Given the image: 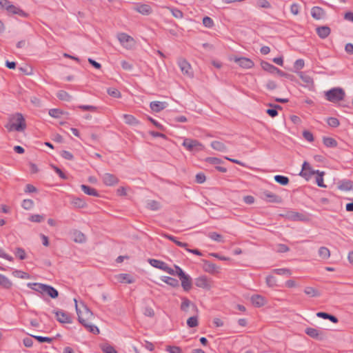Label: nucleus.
I'll list each match as a JSON object with an SVG mask.
<instances>
[{
    "label": "nucleus",
    "instance_id": "nucleus-52",
    "mask_svg": "<svg viewBox=\"0 0 353 353\" xmlns=\"http://www.w3.org/2000/svg\"><path fill=\"white\" fill-rule=\"evenodd\" d=\"M49 115L54 118H60L63 111L58 108H52L49 110Z\"/></svg>",
    "mask_w": 353,
    "mask_h": 353
},
{
    "label": "nucleus",
    "instance_id": "nucleus-23",
    "mask_svg": "<svg viewBox=\"0 0 353 353\" xmlns=\"http://www.w3.org/2000/svg\"><path fill=\"white\" fill-rule=\"evenodd\" d=\"M43 288V294H48L52 299H56L59 296V292L52 286L46 284Z\"/></svg>",
    "mask_w": 353,
    "mask_h": 353
},
{
    "label": "nucleus",
    "instance_id": "nucleus-38",
    "mask_svg": "<svg viewBox=\"0 0 353 353\" xmlns=\"http://www.w3.org/2000/svg\"><path fill=\"white\" fill-rule=\"evenodd\" d=\"M163 236L165 238L170 240L171 241L174 242L176 245H177L179 247L186 248L188 246V243L178 241L177 239L172 235H170L168 234H164Z\"/></svg>",
    "mask_w": 353,
    "mask_h": 353
},
{
    "label": "nucleus",
    "instance_id": "nucleus-58",
    "mask_svg": "<svg viewBox=\"0 0 353 353\" xmlns=\"http://www.w3.org/2000/svg\"><path fill=\"white\" fill-rule=\"evenodd\" d=\"M32 337H34L37 339L39 343H51L52 341V339L47 336H33L30 335Z\"/></svg>",
    "mask_w": 353,
    "mask_h": 353
},
{
    "label": "nucleus",
    "instance_id": "nucleus-19",
    "mask_svg": "<svg viewBox=\"0 0 353 353\" xmlns=\"http://www.w3.org/2000/svg\"><path fill=\"white\" fill-rule=\"evenodd\" d=\"M203 270L210 274H214L219 272V268L214 263H211L209 261H203Z\"/></svg>",
    "mask_w": 353,
    "mask_h": 353
},
{
    "label": "nucleus",
    "instance_id": "nucleus-13",
    "mask_svg": "<svg viewBox=\"0 0 353 353\" xmlns=\"http://www.w3.org/2000/svg\"><path fill=\"white\" fill-rule=\"evenodd\" d=\"M103 182L105 185L112 186L119 183V179L110 173H105L102 176Z\"/></svg>",
    "mask_w": 353,
    "mask_h": 353
},
{
    "label": "nucleus",
    "instance_id": "nucleus-56",
    "mask_svg": "<svg viewBox=\"0 0 353 353\" xmlns=\"http://www.w3.org/2000/svg\"><path fill=\"white\" fill-rule=\"evenodd\" d=\"M203 24L205 27L211 28L214 26L213 20L209 17H204L203 19Z\"/></svg>",
    "mask_w": 353,
    "mask_h": 353
},
{
    "label": "nucleus",
    "instance_id": "nucleus-24",
    "mask_svg": "<svg viewBox=\"0 0 353 353\" xmlns=\"http://www.w3.org/2000/svg\"><path fill=\"white\" fill-rule=\"evenodd\" d=\"M251 302L254 306L260 307L265 305V299L261 295L254 294L251 296Z\"/></svg>",
    "mask_w": 353,
    "mask_h": 353
},
{
    "label": "nucleus",
    "instance_id": "nucleus-40",
    "mask_svg": "<svg viewBox=\"0 0 353 353\" xmlns=\"http://www.w3.org/2000/svg\"><path fill=\"white\" fill-rule=\"evenodd\" d=\"M57 97L59 99L65 101H70L72 99V96L64 90H59L57 93Z\"/></svg>",
    "mask_w": 353,
    "mask_h": 353
},
{
    "label": "nucleus",
    "instance_id": "nucleus-37",
    "mask_svg": "<svg viewBox=\"0 0 353 353\" xmlns=\"http://www.w3.org/2000/svg\"><path fill=\"white\" fill-rule=\"evenodd\" d=\"M323 143L327 148H336L337 146V141L331 137H324Z\"/></svg>",
    "mask_w": 353,
    "mask_h": 353
},
{
    "label": "nucleus",
    "instance_id": "nucleus-6",
    "mask_svg": "<svg viewBox=\"0 0 353 353\" xmlns=\"http://www.w3.org/2000/svg\"><path fill=\"white\" fill-rule=\"evenodd\" d=\"M117 38L121 45L126 48H131L134 43V39L130 35L123 32L118 34Z\"/></svg>",
    "mask_w": 353,
    "mask_h": 353
},
{
    "label": "nucleus",
    "instance_id": "nucleus-45",
    "mask_svg": "<svg viewBox=\"0 0 353 353\" xmlns=\"http://www.w3.org/2000/svg\"><path fill=\"white\" fill-rule=\"evenodd\" d=\"M299 76L302 81L305 83L307 86L312 85L314 84L313 79L310 76L303 72H300Z\"/></svg>",
    "mask_w": 353,
    "mask_h": 353
},
{
    "label": "nucleus",
    "instance_id": "nucleus-9",
    "mask_svg": "<svg viewBox=\"0 0 353 353\" xmlns=\"http://www.w3.org/2000/svg\"><path fill=\"white\" fill-rule=\"evenodd\" d=\"M178 65L183 74H185L190 77H193V73L191 72V65L185 59H179Z\"/></svg>",
    "mask_w": 353,
    "mask_h": 353
},
{
    "label": "nucleus",
    "instance_id": "nucleus-36",
    "mask_svg": "<svg viewBox=\"0 0 353 353\" xmlns=\"http://www.w3.org/2000/svg\"><path fill=\"white\" fill-rule=\"evenodd\" d=\"M46 284H43V283H28L27 284V286L36 291V292H38L39 293H41V294H43V286H45Z\"/></svg>",
    "mask_w": 353,
    "mask_h": 353
},
{
    "label": "nucleus",
    "instance_id": "nucleus-42",
    "mask_svg": "<svg viewBox=\"0 0 353 353\" xmlns=\"http://www.w3.org/2000/svg\"><path fill=\"white\" fill-rule=\"evenodd\" d=\"M304 292L310 297H316L320 296V292L312 287H306Z\"/></svg>",
    "mask_w": 353,
    "mask_h": 353
},
{
    "label": "nucleus",
    "instance_id": "nucleus-4",
    "mask_svg": "<svg viewBox=\"0 0 353 353\" xmlns=\"http://www.w3.org/2000/svg\"><path fill=\"white\" fill-rule=\"evenodd\" d=\"M182 145L190 152H198L203 149V145L199 141L188 138L183 140Z\"/></svg>",
    "mask_w": 353,
    "mask_h": 353
},
{
    "label": "nucleus",
    "instance_id": "nucleus-41",
    "mask_svg": "<svg viewBox=\"0 0 353 353\" xmlns=\"http://www.w3.org/2000/svg\"><path fill=\"white\" fill-rule=\"evenodd\" d=\"M270 106L272 107V108H268L266 110V113L271 117H275L278 115L277 109H281V107L279 105H272L270 104Z\"/></svg>",
    "mask_w": 353,
    "mask_h": 353
},
{
    "label": "nucleus",
    "instance_id": "nucleus-8",
    "mask_svg": "<svg viewBox=\"0 0 353 353\" xmlns=\"http://www.w3.org/2000/svg\"><path fill=\"white\" fill-rule=\"evenodd\" d=\"M78 321L80 323H81L89 332L94 334H99V328L88 322H85V319L82 316L81 313L78 311Z\"/></svg>",
    "mask_w": 353,
    "mask_h": 353
},
{
    "label": "nucleus",
    "instance_id": "nucleus-27",
    "mask_svg": "<svg viewBox=\"0 0 353 353\" xmlns=\"http://www.w3.org/2000/svg\"><path fill=\"white\" fill-rule=\"evenodd\" d=\"M12 281L6 276L0 274V287L6 290H9L12 288Z\"/></svg>",
    "mask_w": 353,
    "mask_h": 353
},
{
    "label": "nucleus",
    "instance_id": "nucleus-55",
    "mask_svg": "<svg viewBox=\"0 0 353 353\" xmlns=\"http://www.w3.org/2000/svg\"><path fill=\"white\" fill-rule=\"evenodd\" d=\"M208 236L211 239H212L215 241H217V242H223V236L221 234H219L215 232H210L208 234Z\"/></svg>",
    "mask_w": 353,
    "mask_h": 353
},
{
    "label": "nucleus",
    "instance_id": "nucleus-39",
    "mask_svg": "<svg viewBox=\"0 0 353 353\" xmlns=\"http://www.w3.org/2000/svg\"><path fill=\"white\" fill-rule=\"evenodd\" d=\"M274 179L276 183L281 185H287L290 182L289 178L283 175H275Z\"/></svg>",
    "mask_w": 353,
    "mask_h": 353
},
{
    "label": "nucleus",
    "instance_id": "nucleus-21",
    "mask_svg": "<svg viewBox=\"0 0 353 353\" xmlns=\"http://www.w3.org/2000/svg\"><path fill=\"white\" fill-rule=\"evenodd\" d=\"M316 33L321 39L327 38L330 34L331 30L327 26H319L316 28Z\"/></svg>",
    "mask_w": 353,
    "mask_h": 353
},
{
    "label": "nucleus",
    "instance_id": "nucleus-18",
    "mask_svg": "<svg viewBox=\"0 0 353 353\" xmlns=\"http://www.w3.org/2000/svg\"><path fill=\"white\" fill-rule=\"evenodd\" d=\"M181 281V286L184 291L188 292L192 288V279L188 275L185 274L184 275L179 277Z\"/></svg>",
    "mask_w": 353,
    "mask_h": 353
},
{
    "label": "nucleus",
    "instance_id": "nucleus-11",
    "mask_svg": "<svg viewBox=\"0 0 353 353\" xmlns=\"http://www.w3.org/2000/svg\"><path fill=\"white\" fill-rule=\"evenodd\" d=\"M305 332L311 338L316 340L322 341L325 339V334L316 328L307 327L305 330Z\"/></svg>",
    "mask_w": 353,
    "mask_h": 353
},
{
    "label": "nucleus",
    "instance_id": "nucleus-54",
    "mask_svg": "<svg viewBox=\"0 0 353 353\" xmlns=\"http://www.w3.org/2000/svg\"><path fill=\"white\" fill-rule=\"evenodd\" d=\"M170 10L174 17L176 19H181L183 17V13L178 8H170Z\"/></svg>",
    "mask_w": 353,
    "mask_h": 353
},
{
    "label": "nucleus",
    "instance_id": "nucleus-10",
    "mask_svg": "<svg viewBox=\"0 0 353 353\" xmlns=\"http://www.w3.org/2000/svg\"><path fill=\"white\" fill-rule=\"evenodd\" d=\"M57 320L61 323H72V320L70 315L62 310H54Z\"/></svg>",
    "mask_w": 353,
    "mask_h": 353
},
{
    "label": "nucleus",
    "instance_id": "nucleus-48",
    "mask_svg": "<svg viewBox=\"0 0 353 353\" xmlns=\"http://www.w3.org/2000/svg\"><path fill=\"white\" fill-rule=\"evenodd\" d=\"M108 94L114 98H120L121 97V94L119 90L114 88H109L107 90Z\"/></svg>",
    "mask_w": 353,
    "mask_h": 353
},
{
    "label": "nucleus",
    "instance_id": "nucleus-16",
    "mask_svg": "<svg viewBox=\"0 0 353 353\" xmlns=\"http://www.w3.org/2000/svg\"><path fill=\"white\" fill-rule=\"evenodd\" d=\"M168 103L165 101H152L150 103V108L154 112H159L161 110H164L168 106Z\"/></svg>",
    "mask_w": 353,
    "mask_h": 353
},
{
    "label": "nucleus",
    "instance_id": "nucleus-15",
    "mask_svg": "<svg viewBox=\"0 0 353 353\" xmlns=\"http://www.w3.org/2000/svg\"><path fill=\"white\" fill-rule=\"evenodd\" d=\"M234 61L239 64L243 68L250 69L252 68L254 64V62L246 57L235 58Z\"/></svg>",
    "mask_w": 353,
    "mask_h": 353
},
{
    "label": "nucleus",
    "instance_id": "nucleus-1",
    "mask_svg": "<svg viewBox=\"0 0 353 353\" xmlns=\"http://www.w3.org/2000/svg\"><path fill=\"white\" fill-rule=\"evenodd\" d=\"M9 131L23 132L26 128V120L21 113H16L10 117L9 122L5 125Z\"/></svg>",
    "mask_w": 353,
    "mask_h": 353
},
{
    "label": "nucleus",
    "instance_id": "nucleus-20",
    "mask_svg": "<svg viewBox=\"0 0 353 353\" xmlns=\"http://www.w3.org/2000/svg\"><path fill=\"white\" fill-rule=\"evenodd\" d=\"M311 15L314 19L319 20L325 16V12L322 8L314 6L311 10Z\"/></svg>",
    "mask_w": 353,
    "mask_h": 353
},
{
    "label": "nucleus",
    "instance_id": "nucleus-34",
    "mask_svg": "<svg viewBox=\"0 0 353 353\" xmlns=\"http://www.w3.org/2000/svg\"><path fill=\"white\" fill-rule=\"evenodd\" d=\"M261 65L264 70L271 74L275 73V71L276 70V67L265 61H262L261 62Z\"/></svg>",
    "mask_w": 353,
    "mask_h": 353
},
{
    "label": "nucleus",
    "instance_id": "nucleus-59",
    "mask_svg": "<svg viewBox=\"0 0 353 353\" xmlns=\"http://www.w3.org/2000/svg\"><path fill=\"white\" fill-rule=\"evenodd\" d=\"M147 206L152 210H157L159 209V203L156 201H149L147 203Z\"/></svg>",
    "mask_w": 353,
    "mask_h": 353
},
{
    "label": "nucleus",
    "instance_id": "nucleus-29",
    "mask_svg": "<svg viewBox=\"0 0 353 353\" xmlns=\"http://www.w3.org/2000/svg\"><path fill=\"white\" fill-rule=\"evenodd\" d=\"M161 280L173 288L179 286L178 280L174 278L163 276L161 277Z\"/></svg>",
    "mask_w": 353,
    "mask_h": 353
},
{
    "label": "nucleus",
    "instance_id": "nucleus-3",
    "mask_svg": "<svg viewBox=\"0 0 353 353\" xmlns=\"http://www.w3.org/2000/svg\"><path fill=\"white\" fill-rule=\"evenodd\" d=\"M0 9H6L8 13L27 17L28 14L19 7L12 4L8 0H0Z\"/></svg>",
    "mask_w": 353,
    "mask_h": 353
},
{
    "label": "nucleus",
    "instance_id": "nucleus-7",
    "mask_svg": "<svg viewBox=\"0 0 353 353\" xmlns=\"http://www.w3.org/2000/svg\"><path fill=\"white\" fill-rule=\"evenodd\" d=\"M74 301L75 302V308L77 314H78V311L80 312L82 316L85 319V322H88V320L92 316V312L83 303H81V308H79L78 307L77 300L74 299Z\"/></svg>",
    "mask_w": 353,
    "mask_h": 353
},
{
    "label": "nucleus",
    "instance_id": "nucleus-35",
    "mask_svg": "<svg viewBox=\"0 0 353 353\" xmlns=\"http://www.w3.org/2000/svg\"><path fill=\"white\" fill-rule=\"evenodd\" d=\"M302 171L301 172L300 174L303 176H305L307 175V173L306 172H303V171H306V170H309L310 171V174H314L315 173L316 174H319V170H311V166L310 165L309 163H307V161H304V163H303V165H302Z\"/></svg>",
    "mask_w": 353,
    "mask_h": 353
},
{
    "label": "nucleus",
    "instance_id": "nucleus-30",
    "mask_svg": "<svg viewBox=\"0 0 353 353\" xmlns=\"http://www.w3.org/2000/svg\"><path fill=\"white\" fill-rule=\"evenodd\" d=\"M123 117L125 123L128 125L136 126L139 124V121L133 115L123 114Z\"/></svg>",
    "mask_w": 353,
    "mask_h": 353
},
{
    "label": "nucleus",
    "instance_id": "nucleus-61",
    "mask_svg": "<svg viewBox=\"0 0 353 353\" xmlns=\"http://www.w3.org/2000/svg\"><path fill=\"white\" fill-rule=\"evenodd\" d=\"M78 108L82 110L91 112H96L97 110V107L90 105H80Z\"/></svg>",
    "mask_w": 353,
    "mask_h": 353
},
{
    "label": "nucleus",
    "instance_id": "nucleus-31",
    "mask_svg": "<svg viewBox=\"0 0 353 353\" xmlns=\"http://www.w3.org/2000/svg\"><path fill=\"white\" fill-rule=\"evenodd\" d=\"M136 10L138 12L145 15H148L152 12L151 7L149 5L146 4H141L137 6L136 8Z\"/></svg>",
    "mask_w": 353,
    "mask_h": 353
},
{
    "label": "nucleus",
    "instance_id": "nucleus-49",
    "mask_svg": "<svg viewBox=\"0 0 353 353\" xmlns=\"http://www.w3.org/2000/svg\"><path fill=\"white\" fill-rule=\"evenodd\" d=\"M12 274L14 276L20 279H28L30 278V275L28 273L21 270H15Z\"/></svg>",
    "mask_w": 353,
    "mask_h": 353
},
{
    "label": "nucleus",
    "instance_id": "nucleus-17",
    "mask_svg": "<svg viewBox=\"0 0 353 353\" xmlns=\"http://www.w3.org/2000/svg\"><path fill=\"white\" fill-rule=\"evenodd\" d=\"M263 199H265L268 202L279 203L281 201V199L279 196L269 191H265L263 193Z\"/></svg>",
    "mask_w": 353,
    "mask_h": 353
},
{
    "label": "nucleus",
    "instance_id": "nucleus-25",
    "mask_svg": "<svg viewBox=\"0 0 353 353\" xmlns=\"http://www.w3.org/2000/svg\"><path fill=\"white\" fill-rule=\"evenodd\" d=\"M286 216L292 221H305V216L297 212L290 211L287 213Z\"/></svg>",
    "mask_w": 353,
    "mask_h": 353
},
{
    "label": "nucleus",
    "instance_id": "nucleus-5",
    "mask_svg": "<svg viewBox=\"0 0 353 353\" xmlns=\"http://www.w3.org/2000/svg\"><path fill=\"white\" fill-rule=\"evenodd\" d=\"M149 263L154 268H158L159 270H163L169 274L175 275L174 270L170 268L168 264L162 261L154 259H149Z\"/></svg>",
    "mask_w": 353,
    "mask_h": 353
},
{
    "label": "nucleus",
    "instance_id": "nucleus-50",
    "mask_svg": "<svg viewBox=\"0 0 353 353\" xmlns=\"http://www.w3.org/2000/svg\"><path fill=\"white\" fill-rule=\"evenodd\" d=\"M21 206L25 210H30L34 206V201L32 199H24L22 201Z\"/></svg>",
    "mask_w": 353,
    "mask_h": 353
},
{
    "label": "nucleus",
    "instance_id": "nucleus-33",
    "mask_svg": "<svg viewBox=\"0 0 353 353\" xmlns=\"http://www.w3.org/2000/svg\"><path fill=\"white\" fill-rule=\"evenodd\" d=\"M118 280L121 283H132L134 281L133 277L129 274H120L118 275Z\"/></svg>",
    "mask_w": 353,
    "mask_h": 353
},
{
    "label": "nucleus",
    "instance_id": "nucleus-14",
    "mask_svg": "<svg viewBox=\"0 0 353 353\" xmlns=\"http://www.w3.org/2000/svg\"><path fill=\"white\" fill-rule=\"evenodd\" d=\"M195 285L198 288L209 290L211 288V285L205 276H201L196 279Z\"/></svg>",
    "mask_w": 353,
    "mask_h": 353
},
{
    "label": "nucleus",
    "instance_id": "nucleus-63",
    "mask_svg": "<svg viewBox=\"0 0 353 353\" xmlns=\"http://www.w3.org/2000/svg\"><path fill=\"white\" fill-rule=\"evenodd\" d=\"M43 219H44L43 216L40 215V214H33V215L30 216V217L29 218V220L30 221L35 222V223H40Z\"/></svg>",
    "mask_w": 353,
    "mask_h": 353
},
{
    "label": "nucleus",
    "instance_id": "nucleus-12",
    "mask_svg": "<svg viewBox=\"0 0 353 353\" xmlns=\"http://www.w3.org/2000/svg\"><path fill=\"white\" fill-rule=\"evenodd\" d=\"M182 302L180 306V309L181 311L184 312H187L188 310V308L190 307H192V309L196 312L198 313L199 310L197 306L192 302H191L188 298L186 297H182L181 298Z\"/></svg>",
    "mask_w": 353,
    "mask_h": 353
},
{
    "label": "nucleus",
    "instance_id": "nucleus-26",
    "mask_svg": "<svg viewBox=\"0 0 353 353\" xmlns=\"http://www.w3.org/2000/svg\"><path fill=\"white\" fill-rule=\"evenodd\" d=\"M81 189L85 194L88 195L97 197L99 196V194L97 190L92 187L83 184L81 185Z\"/></svg>",
    "mask_w": 353,
    "mask_h": 353
},
{
    "label": "nucleus",
    "instance_id": "nucleus-53",
    "mask_svg": "<svg viewBox=\"0 0 353 353\" xmlns=\"http://www.w3.org/2000/svg\"><path fill=\"white\" fill-rule=\"evenodd\" d=\"M273 272L279 275H288L290 276L292 272L290 269L288 268H279V269H274Z\"/></svg>",
    "mask_w": 353,
    "mask_h": 353
},
{
    "label": "nucleus",
    "instance_id": "nucleus-44",
    "mask_svg": "<svg viewBox=\"0 0 353 353\" xmlns=\"http://www.w3.org/2000/svg\"><path fill=\"white\" fill-rule=\"evenodd\" d=\"M72 203L75 207L79 208H83L86 206L85 201L83 199L79 198V197L74 198L72 201Z\"/></svg>",
    "mask_w": 353,
    "mask_h": 353
},
{
    "label": "nucleus",
    "instance_id": "nucleus-2",
    "mask_svg": "<svg viewBox=\"0 0 353 353\" xmlns=\"http://www.w3.org/2000/svg\"><path fill=\"white\" fill-rule=\"evenodd\" d=\"M345 95L344 90L341 88H334L325 92L326 99L332 103L342 101Z\"/></svg>",
    "mask_w": 353,
    "mask_h": 353
},
{
    "label": "nucleus",
    "instance_id": "nucleus-60",
    "mask_svg": "<svg viewBox=\"0 0 353 353\" xmlns=\"http://www.w3.org/2000/svg\"><path fill=\"white\" fill-rule=\"evenodd\" d=\"M205 161L213 165H219L223 162L221 159L216 157H207Z\"/></svg>",
    "mask_w": 353,
    "mask_h": 353
},
{
    "label": "nucleus",
    "instance_id": "nucleus-28",
    "mask_svg": "<svg viewBox=\"0 0 353 353\" xmlns=\"http://www.w3.org/2000/svg\"><path fill=\"white\" fill-rule=\"evenodd\" d=\"M73 240L76 243H82L86 241V237L81 231L74 230L73 232Z\"/></svg>",
    "mask_w": 353,
    "mask_h": 353
},
{
    "label": "nucleus",
    "instance_id": "nucleus-47",
    "mask_svg": "<svg viewBox=\"0 0 353 353\" xmlns=\"http://www.w3.org/2000/svg\"><path fill=\"white\" fill-rule=\"evenodd\" d=\"M198 324L199 321L197 316H191L187 320V325L189 327H195Z\"/></svg>",
    "mask_w": 353,
    "mask_h": 353
},
{
    "label": "nucleus",
    "instance_id": "nucleus-22",
    "mask_svg": "<svg viewBox=\"0 0 353 353\" xmlns=\"http://www.w3.org/2000/svg\"><path fill=\"white\" fill-rule=\"evenodd\" d=\"M353 188V182L348 179H343L338 183V188L342 191H348Z\"/></svg>",
    "mask_w": 353,
    "mask_h": 353
},
{
    "label": "nucleus",
    "instance_id": "nucleus-43",
    "mask_svg": "<svg viewBox=\"0 0 353 353\" xmlns=\"http://www.w3.org/2000/svg\"><path fill=\"white\" fill-rule=\"evenodd\" d=\"M319 255L323 259H327L330 256V250L326 247H321L319 249Z\"/></svg>",
    "mask_w": 353,
    "mask_h": 353
},
{
    "label": "nucleus",
    "instance_id": "nucleus-51",
    "mask_svg": "<svg viewBox=\"0 0 353 353\" xmlns=\"http://www.w3.org/2000/svg\"><path fill=\"white\" fill-rule=\"evenodd\" d=\"M327 123L328 125L332 128H336L339 125L340 122L337 118L335 117H329L327 119Z\"/></svg>",
    "mask_w": 353,
    "mask_h": 353
},
{
    "label": "nucleus",
    "instance_id": "nucleus-64",
    "mask_svg": "<svg viewBox=\"0 0 353 353\" xmlns=\"http://www.w3.org/2000/svg\"><path fill=\"white\" fill-rule=\"evenodd\" d=\"M102 350L104 353H117V351L114 349V347L110 345H103Z\"/></svg>",
    "mask_w": 353,
    "mask_h": 353
},
{
    "label": "nucleus",
    "instance_id": "nucleus-32",
    "mask_svg": "<svg viewBox=\"0 0 353 353\" xmlns=\"http://www.w3.org/2000/svg\"><path fill=\"white\" fill-rule=\"evenodd\" d=\"M211 147L217 151L219 152H225L227 150V147L225 145L219 141H214L211 143Z\"/></svg>",
    "mask_w": 353,
    "mask_h": 353
},
{
    "label": "nucleus",
    "instance_id": "nucleus-46",
    "mask_svg": "<svg viewBox=\"0 0 353 353\" xmlns=\"http://www.w3.org/2000/svg\"><path fill=\"white\" fill-rule=\"evenodd\" d=\"M15 256L20 260H24L26 258L25 250L22 248H17L14 252Z\"/></svg>",
    "mask_w": 353,
    "mask_h": 353
},
{
    "label": "nucleus",
    "instance_id": "nucleus-62",
    "mask_svg": "<svg viewBox=\"0 0 353 353\" xmlns=\"http://www.w3.org/2000/svg\"><path fill=\"white\" fill-rule=\"evenodd\" d=\"M165 350L170 353H182L181 349L178 346H166Z\"/></svg>",
    "mask_w": 353,
    "mask_h": 353
},
{
    "label": "nucleus",
    "instance_id": "nucleus-57",
    "mask_svg": "<svg viewBox=\"0 0 353 353\" xmlns=\"http://www.w3.org/2000/svg\"><path fill=\"white\" fill-rule=\"evenodd\" d=\"M266 284L269 286V287H274L276 286V278L272 276V275H268L267 277H266Z\"/></svg>",
    "mask_w": 353,
    "mask_h": 353
}]
</instances>
